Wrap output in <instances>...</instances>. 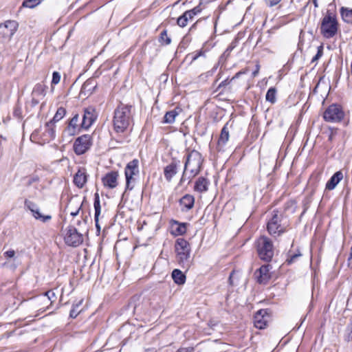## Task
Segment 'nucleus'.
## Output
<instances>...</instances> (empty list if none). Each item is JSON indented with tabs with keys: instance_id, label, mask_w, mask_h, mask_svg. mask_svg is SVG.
<instances>
[{
	"instance_id": "nucleus-1",
	"label": "nucleus",
	"mask_w": 352,
	"mask_h": 352,
	"mask_svg": "<svg viewBox=\"0 0 352 352\" xmlns=\"http://www.w3.org/2000/svg\"><path fill=\"white\" fill-rule=\"evenodd\" d=\"M132 109V105L121 103L115 109L113 125L116 133H124L129 126L133 119Z\"/></svg>"
},
{
	"instance_id": "nucleus-2",
	"label": "nucleus",
	"mask_w": 352,
	"mask_h": 352,
	"mask_svg": "<svg viewBox=\"0 0 352 352\" xmlns=\"http://www.w3.org/2000/svg\"><path fill=\"white\" fill-rule=\"evenodd\" d=\"M289 224L283 212L274 210L267 224V230L272 236H280L285 232Z\"/></svg>"
},
{
	"instance_id": "nucleus-3",
	"label": "nucleus",
	"mask_w": 352,
	"mask_h": 352,
	"mask_svg": "<svg viewBox=\"0 0 352 352\" xmlns=\"http://www.w3.org/2000/svg\"><path fill=\"white\" fill-rule=\"evenodd\" d=\"M203 161L202 155L199 151L196 150L188 151L184 163V169L180 182L184 180V176L188 170L190 173L189 177H194L199 174L201 168Z\"/></svg>"
},
{
	"instance_id": "nucleus-4",
	"label": "nucleus",
	"mask_w": 352,
	"mask_h": 352,
	"mask_svg": "<svg viewBox=\"0 0 352 352\" xmlns=\"http://www.w3.org/2000/svg\"><path fill=\"white\" fill-rule=\"evenodd\" d=\"M175 249L177 261L179 265L188 270L191 265L190 246L189 243L183 238H179L175 241Z\"/></svg>"
},
{
	"instance_id": "nucleus-5",
	"label": "nucleus",
	"mask_w": 352,
	"mask_h": 352,
	"mask_svg": "<svg viewBox=\"0 0 352 352\" xmlns=\"http://www.w3.org/2000/svg\"><path fill=\"white\" fill-rule=\"evenodd\" d=\"M338 23L336 15L327 11L322 19L320 23V34L326 38H333L338 32Z\"/></svg>"
},
{
	"instance_id": "nucleus-6",
	"label": "nucleus",
	"mask_w": 352,
	"mask_h": 352,
	"mask_svg": "<svg viewBox=\"0 0 352 352\" xmlns=\"http://www.w3.org/2000/svg\"><path fill=\"white\" fill-rule=\"evenodd\" d=\"M257 252L261 260L270 261L274 256V246L270 239L265 236L260 237L257 241Z\"/></svg>"
},
{
	"instance_id": "nucleus-7",
	"label": "nucleus",
	"mask_w": 352,
	"mask_h": 352,
	"mask_svg": "<svg viewBox=\"0 0 352 352\" xmlns=\"http://www.w3.org/2000/svg\"><path fill=\"white\" fill-rule=\"evenodd\" d=\"M139 161L134 159L130 161L124 168V175L126 177V190H131L134 185L131 184L135 182L134 177L139 175Z\"/></svg>"
},
{
	"instance_id": "nucleus-8",
	"label": "nucleus",
	"mask_w": 352,
	"mask_h": 352,
	"mask_svg": "<svg viewBox=\"0 0 352 352\" xmlns=\"http://www.w3.org/2000/svg\"><path fill=\"white\" fill-rule=\"evenodd\" d=\"M344 117L342 107L337 104H332L327 107L323 113V118L327 122H340Z\"/></svg>"
},
{
	"instance_id": "nucleus-9",
	"label": "nucleus",
	"mask_w": 352,
	"mask_h": 352,
	"mask_svg": "<svg viewBox=\"0 0 352 352\" xmlns=\"http://www.w3.org/2000/svg\"><path fill=\"white\" fill-rule=\"evenodd\" d=\"M92 145V138L89 134L82 135L76 139L74 143V153L80 155L85 153Z\"/></svg>"
},
{
	"instance_id": "nucleus-10",
	"label": "nucleus",
	"mask_w": 352,
	"mask_h": 352,
	"mask_svg": "<svg viewBox=\"0 0 352 352\" xmlns=\"http://www.w3.org/2000/svg\"><path fill=\"white\" fill-rule=\"evenodd\" d=\"M64 240L67 245L77 247L83 242V235L74 226H70L66 230Z\"/></svg>"
},
{
	"instance_id": "nucleus-11",
	"label": "nucleus",
	"mask_w": 352,
	"mask_h": 352,
	"mask_svg": "<svg viewBox=\"0 0 352 352\" xmlns=\"http://www.w3.org/2000/svg\"><path fill=\"white\" fill-rule=\"evenodd\" d=\"M19 24L16 21L8 20L0 24V37L10 40L18 29Z\"/></svg>"
},
{
	"instance_id": "nucleus-12",
	"label": "nucleus",
	"mask_w": 352,
	"mask_h": 352,
	"mask_svg": "<svg viewBox=\"0 0 352 352\" xmlns=\"http://www.w3.org/2000/svg\"><path fill=\"white\" fill-rule=\"evenodd\" d=\"M201 12V8L200 6H197L192 9L186 10L177 18V24L181 28L186 27L188 21H192Z\"/></svg>"
},
{
	"instance_id": "nucleus-13",
	"label": "nucleus",
	"mask_w": 352,
	"mask_h": 352,
	"mask_svg": "<svg viewBox=\"0 0 352 352\" xmlns=\"http://www.w3.org/2000/svg\"><path fill=\"white\" fill-rule=\"evenodd\" d=\"M270 320L269 309H263L258 310L254 315V323L256 328L263 329L266 328Z\"/></svg>"
},
{
	"instance_id": "nucleus-14",
	"label": "nucleus",
	"mask_w": 352,
	"mask_h": 352,
	"mask_svg": "<svg viewBox=\"0 0 352 352\" xmlns=\"http://www.w3.org/2000/svg\"><path fill=\"white\" fill-rule=\"evenodd\" d=\"M233 129V122L229 120L227 122L221 131L219 138L217 141V149L218 151H223L226 143L229 140L230 131Z\"/></svg>"
},
{
	"instance_id": "nucleus-15",
	"label": "nucleus",
	"mask_w": 352,
	"mask_h": 352,
	"mask_svg": "<svg viewBox=\"0 0 352 352\" xmlns=\"http://www.w3.org/2000/svg\"><path fill=\"white\" fill-rule=\"evenodd\" d=\"M96 118V110L93 107H89L85 109L82 120L80 125V128L88 129L94 124Z\"/></svg>"
},
{
	"instance_id": "nucleus-16",
	"label": "nucleus",
	"mask_w": 352,
	"mask_h": 352,
	"mask_svg": "<svg viewBox=\"0 0 352 352\" xmlns=\"http://www.w3.org/2000/svg\"><path fill=\"white\" fill-rule=\"evenodd\" d=\"M180 162L178 160L173 159L171 162L164 168V175L168 182H171L173 177L177 173V168Z\"/></svg>"
},
{
	"instance_id": "nucleus-17",
	"label": "nucleus",
	"mask_w": 352,
	"mask_h": 352,
	"mask_svg": "<svg viewBox=\"0 0 352 352\" xmlns=\"http://www.w3.org/2000/svg\"><path fill=\"white\" fill-rule=\"evenodd\" d=\"M272 267L269 265H262L256 272H258V276H257V281L260 284H267L270 279L272 277L271 270Z\"/></svg>"
},
{
	"instance_id": "nucleus-18",
	"label": "nucleus",
	"mask_w": 352,
	"mask_h": 352,
	"mask_svg": "<svg viewBox=\"0 0 352 352\" xmlns=\"http://www.w3.org/2000/svg\"><path fill=\"white\" fill-rule=\"evenodd\" d=\"M119 175L117 171L107 173L102 178L103 185L110 189L115 188L118 186V177Z\"/></svg>"
},
{
	"instance_id": "nucleus-19",
	"label": "nucleus",
	"mask_w": 352,
	"mask_h": 352,
	"mask_svg": "<svg viewBox=\"0 0 352 352\" xmlns=\"http://www.w3.org/2000/svg\"><path fill=\"white\" fill-rule=\"evenodd\" d=\"M88 175L86 169L80 168L74 176V184L78 188H82L87 182Z\"/></svg>"
},
{
	"instance_id": "nucleus-20",
	"label": "nucleus",
	"mask_w": 352,
	"mask_h": 352,
	"mask_svg": "<svg viewBox=\"0 0 352 352\" xmlns=\"http://www.w3.org/2000/svg\"><path fill=\"white\" fill-rule=\"evenodd\" d=\"M195 198L192 195L186 194L179 199V204L183 208L182 211H188L193 208Z\"/></svg>"
},
{
	"instance_id": "nucleus-21",
	"label": "nucleus",
	"mask_w": 352,
	"mask_h": 352,
	"mask_svg": "<svg viewBox=\"0 0 352 352\" xmlns=\"http://www.w3.org/2000/svg\"><path fill=\"white\" fill-rule=\"evenodd\" d=\"M187 226V223H179L177 221L173 220L172 227L173 230L171 232L172 234L175 236L184 235L186 232Z\"/></svg>"
},
{
	"instance_id": "nucleus-22",
	"label": "nucleus",
	"mask_w": 352,
	"mask_h": 352,
	"mask_svg": "<svg viewBox=\"0 0 352 352\" xmlns=\"http://www.w3.org/2000/svg\"><path fill=\"white\" fill-rule=\"evenodd\" d=\"M210 185V181L204 177H199L195 182L194 190L199 192H204L208 190V186Z\"/></svg>"
},
{
	"instance_id": "nucleus-23",
	"label": "nucleus",
	"mask_w": 352,
	"mask_h": 352,
	"mask_svg": "<svg viewBox=\"0 0 352 352\" xmlns=\"http://www.w3.org/2000/svg\"><path fill=\"white\" fill-rule=\"evenodd\" d=\"M343 174L341 171L335 173L326 184V189L331 190L336 188L337 184L342 179Z\"/></svg>"
},
{
	"instance_id": "nucleus-24",
	"label": "nucleus",
	"mask_w": 352,
	"mask_h": 352,
	"mask_svg": "<svg viewBox=\"0 0 352 352\" xmlns=\"http://www.w3.org/2000/svg\"><path fill=\"white\" fill-rule=\"evenodd\" d=\"M94 206V210H95V215H94L95 224H96V227L97 228L98 232H100V226L99 225L98 221H99V216L100 214L101 207H100V198H99V195L98 193L95 194Z\"/></svg>"
},
{
	"instance_id": "nucleus-25",
	"label": "nucleus",
	"mask_w": 352,
	"mask_h": 352,
	"mask_svg": "<svg viewBox=\"0 0 352 352\" xmlns=\"http://www.w3.org/2000/svg\"><path fill=\"white\" fill-rule=\"evenodd\" d=\"M182 111L179 107H176L173 110L167 111L164 116L162 122L164 124H173L175 121L176 117Z\"/></svg>"
},
{
	"instance_id": "nucleus-26",
	"label": "nucleus",
	"mask_w": 352,
	"mask_h": 352,
	"mask_svg": "<svg viewBox=\"0 0 352 352\" xmlns=\"http://www.w3.org/2000/svg\"><path fill=\"white\" fill-rule=\"evenodd\" d=\"M249 71L248 68H245L243 70H241L239 72H238L237 73L235 74V75L232 78H227L226 79H225L224 80H223L217 87L216 89V91H220V89L228 85H230L232 80H234V79H236L238 78H239L241 75L243 74H245L246 73H248V72Z\"/></svg>"
},
{
	"instance_id": "nucleus-27",
	"label": "nucleus",
	"mask_w": 352,
	"mask_h": 352,
	"mask_svg": "<svg viewBox=\"0 0 352 352\" xmlns=\"http://www.w3.org/2000/svg\"><path fill=\"white\" fill-rule=\"evenodd\" d=\"M82 203L76 200H70L69 204L66 207V210H68L70 214L73 217L78 215L82 206Z\"/></svg>"
},
{
	"instance_id": "nucleus-28",
	"label": "nucleus",
	"mask_w": 352,
	"mask_h": 352,
	"mask_svg": "<svg viewBox=\"0 0 352 352\" xmlns=\"http://www.w3.org/2000/svg\"><path fill=\"white\" fill-rule=\"evenodd\" d=\"M171 276L174 282L177 285H184L186 282V275L180 270L175 269L172 272Z\"/></svg>"
},
{
	"instance_id": "nucleus-29",
	"label": "nucleus",
	"mask_w": 352,
	"mask_h": 352,
	"mask_svg": "<svg viewBox=\"0 0 352 352\" xmlns=\"http://www.w3.org/2000/svg\"><path fill=\"white\" fill-rule=\"evenodd\" d=\"M66 114V110L64 107H59L53 118L48 122L46 123V127H50L51 125H53L54 123L60 120Z\"/></svg>"
},
{
	"instance_id": "nucleus-30",
	"label": "nucleus",
	"mask_w": 352,
	"mask_h": 352,
	"mask_svg": "<svg viewBox=\"0 0 352 352\" xmlns=\"http://www.w3.org/2000/svg\"><path fill=\"white\" fill-rule=\"evenodd\" d=\"M79 116L78 114H75L73 118L69 120L67 129L71 131V135H74L76 132V129L80 127L78 124Z\"/></svg>"
},
{
	"instance_id": "nucleus-31",
	"label": "nucleus",
	"mask_w": 352,
	"mask_h": 352,
	"mask_svg": "<svg viewBox=\"0 0 352 352\" xmlns=\"http://www.w3.org/2000/svg\"><path fill=\"white\" fill-rule=\"evenodd\" d=\"M32 214L35 219L43 223L47 222L52 219V216L50 214H43L40 211V208H38L36 210H33Z\"/></svg>"
},
{
	"instance_id": "nucleus-32",
	"label": "nucleus",
	"mask_w": 352,
	"mask_h": 352,
	"mask_svg": "<svg viewBox=\"0 0 352 352\" xmlns=\"http://www.w3.org/2000/svg\"><path fill=\"white\" fill-rule=\"evenodd\" d=\"M340 14L342 19L347 23H352V9L342 8Z\"/></svg>"
},
{
	"instance_id": "nucleus-33",
	"label": "nucleus",
	"mask_w": 352,
	"mask_h": 352,
	"mask_svg": "<svg viewBox=\"0 0 352 352\" xmlns=\"http://www.w3.org/2000/svg\"><path fill=\"white\" fill-rule=\"evenodd\" d=\"M46 87L43 84H36L32 91V95L34 96H44L45 94Z\"/></svg>"
},
{
	"instance_id": "nucleus-34",
	"label": "nucleus",
	"mask_w": 352,
	"mask_h": 352,
	"mask_svg": "<svg viewBox=\"0 0 352 352\" xmlns=\"http://www.w3.org/2000/svg\"><path fill=\"white\" fill-rule=\"evenodd\" d=\"M276 89L275 87H270L266 94L265 99L272 104H274L276 101Z\"/></svg>"
},
{
	"instance_id": "nucleus-35",
	"label": "nucleus",
	"mask_w": 352,
	"mask_h": 352,
	"mask_svg": "<svg viewBox=\"0 0 352 352\" xmlns=\"http://www.w3.org/2000/svg\"><path fill=\"white\" fill-rule=\"evenodd\" d=\"M159 42L162 45H168L171 43V38L168 36L167 30H164L160 34Z\"/></svg>"
},
{
	"instance_id": "nucleus-36",
	"label": "nucleus",
	"mask_w": 352,
	"mask_h": 352,
	"mask_svg": "<svg viewBox=\"0 0 352 352\" xmlns=\"http://www.w3.org/2000/svg\"><path fill=\"white\" fill-rule=\"evenodd\" d=\"M24 206L26 209L30 210L31 212V213L32 212L33 210H36L38 208H39V206H38V204H36V203H34V201H32L28 199H25Z\"/></svg>"
},
{
	"instance_id": "nucleus-37",
	"label": "nucleus",
	"mask_w": 352,
	"mask_h": 352,
	"mask_svg": "<svg viewBox=\"0 0 352 352\" xmlns=\"http://www.w3.org/2000/svg\"><path fill=\"white\" fill-rule=\"evenodd\" d=\"M43 0H25L22 3L23 7L34 8L38 6Z\"/></svg>"
},
{
	"instance_id": "nucleus-38",
	"label": "nucleus",
	"mask_w": 352,
	"mask_h": 352,
	"mask_svg": "<svg viewBox=\"0 0 352 352\" xmlns=\"http://www.w3.org/2000/svg\"><path fill=\"white\" fill-rule=\"evenodd\" d=\"M323 54V46L320 45L318 47V50L316 54L313 57L311 60V63H314L317 61L319 58L322 57Z\"/></svg>"
},
{
	"instance_id": "nucleus-39",
	"label": "nucleus",
	"mask_w": 352,
	"mask_h": 352,
	"mask_svg": "<svg viewBox=\"0 0 352 352\" xmlns=\"http://www.w3.org/2000/svg\"><path fill=\"white\" fill-rule=\"evenodd\" d=\"M300 256L301 254L300 253V252H298V253L289 254V258H287V261L289 264H291L294 263Z\"/></svg>"
},
{
	"instance_id": "nucleus-40",
	"label": "nucleus",
	"mask_w": 352,
	"mask_h": 352,
	"mask_svg": "<svg viewBox=\"0 0 352 352\" xmlns=\"http://www.w3.org/2000/svg\"><path fill=\"white\" fill-rule=\"evenodd\" d=\"M190 56H191L192 61H195L199 57L204 56H205V52L204 51H202V50H199V51H197V52H195L190 54Z\"/></svg>"
},
{
	"instance_id": "nucleus-41",
	"label": "nucleus",
	"mask_w": 352,
	"mask_h": 352,
	"mask_svg": "<svg viewBox=\"0 0 352 352\" xmlns=\"http://www.w3.org/2000/svg\"><path fill=\"white\" fill-rule=\"evenodd\" d=\"M60 80V74L58 72H54L52 74V85H57Z\"/></svg>"
},
{
	"instance_id": "nucleus-42",
	"label": "nucleus",
	"mask_w": 352,
	"mask_h": 352,
	"mask_svg": "<svg viewBox=\"0 0 352 352\" xmlns=\"http://www.w3.org/2000/svg\"><path fill=\"white\" fill-rule=\"evenodd\" d=\"M205 19V18H200L198 20H197V21L195 23H194L190 28L189 29V32H193L195 31L197 26L199 25V24Z\"/></svg>"
},
{
	"instance_id": "nucleus-43",
	"label": "nucleus",
	"mask_w": 352,
	"mask_h": 352,
	"mask_svg": "<svg viewBox=\"0 0 352 352\" xmlns=\"http://www.w3.org/2000/svg\"><path fill=\"white\" fill-rule=\"evenodd\" d=\"M13 115L17 118H21V109L19 106H16L14 109Z\"/></svg>"
},
{
	"instance_id": "nucleus-44",
	"label": "nucleus",
	"mask_w": 352,
	"mask_h": 352,
	"mask_svg": "<svg viewBox=\"0 0 352 352\" xmlns=\"http://www.w3.org/2000/svg\"><path fill=\"white\" fill-rule=\"evenodd\" d=\"M3 255L7 258H14L15 256V251L13 250H10L3 253Z\"/></svg>"
},
{
	"instance_id": "nucleus-45",
	"label": "nucleus",
	"mask_w": 352,
	"mask_h": 352,
	"mask_svg": "<svg viewBox=\"0 0 352 352\" xmlns=\"http://www.w3.org/2000/svg\"><path fill=\"white\" fill-rule=\"evenodd\" d=\"M281 0H265V4L269 7L276 6Z\"/></svg>"
},
{
	"instance_id": "nucleus-46",
	"label": "nucleus",
	"mask_w": 352,
	"mask_h": 352,
	"mask_svg": "<svg viewBox=\"0 0 352 352\" xmlns=\"http://www.w3.org/2000/svg\"><path fill=\"white\" fill-rule=\"evenodd\" d=\"M235 275H236V272L235 271H232L229 276V283H230V285H234L235 283H234V277H235Z\"/></svg>"
},
{
	"instance_id": "nucleus-47",
	"label": "nucleus",
	"mask_w": 352,
	"mask_h": 352,
	"mask_svg": "<svg viewBox=\"0 0 352 352\" xmlns=\"http://www.w3.org/2000/svg\"><path fill=\"white\" fill-rule=\"evenodd\" d=\"M38 180H39V178H38V176H32V177H31L28 179V186H30V185H32L33 183L38 182Z\"/></svg>"
},
{
	"instance_id": "nucleus-48",
	"label": "nucleus",
	"mask_w": 352,
	"mask_h": 352,
	"mask_svg": "<svg viewBox=\"0 0 352 352\" xmlns=\"http://www.w3.org/2000/svg\"><path fill=\"white\" fill-rule=\"evenodd\" d=\"M78 314V311L76 309V308L74 307L71 311H70V313H69V316L72 318H75L77 317Z\"/></svg>"
},
{
	"instance_id": "nucleus-49",
	"label": "nucleus",
	"mask_w": 352,
	"mask_h": 352,
	"mask_svg": "<svg viewBox=\"0 0 352 352\" xmlns=\"http://www.w3.org/2000/svg\"><path fill=\"white\" fill-rule=\"evenodd\" d=\"M259 70H260V65H259L258 63H257L256 65V69L252 72V77L253 78L256 77L258 74Z\"/></svg>"
},
{
	"instance_id": "nucleus-50",
	"label": "nucleus",
	"mask_w": 352,
	"mask_h": 352,
	"mask_svg": "<svg viewBox=\"0 0 352 352\" xmlns=\"http://www.w3.org/2000/svg\"><path fill=\"white\" fill-rule=\"evenodd\" d=\"M52 125H51L50 127H47L48 129V133L50 135V136L52 138H54V135H55V131L54 129L52 127Z\"/></svg>"
},
{
	"instance_id": "nucleus-51",
	"label": "nucleus",
	"mask_w": 352,
	"mask_h": 352,
	"mask_svg": "<svg viewBox=\"0 0 352 352\" xmlns=\"http://www.w3.org/2000/svg\"><path fill=\"white\" fill-rule=\"evenodd\" d=\"M45 295L48 297L49 300H51L52 298H55V294L52 291L47 292Z\"/></svg>"
},
{
	"instance_id": "nucleus-52",
	"label": "nucleus",
	"mask_w": 352,
	"mask_h": 352,
	"mask_svg": "<svg viewBox=\"0 0 352 352\" xmlns=\"http://www.w3.org/2000/svg\"><path fill=\"white\" fill-rule=\"evenodd\" d=\"M349 266L352 268V245L351 248L350 256L348 258Z\"/></svg>"
},
{
	"instance_id": "nucleus-53",
	"label": "nucleus",
	"mask_w": 352,
	"mask_h": 352,
	"mask_svg": "<svg viewBox=\"0 0 352 352\" xmlns=\"http://www.w3.org/2000/svg\"><path fill=\"white\" fill-rule=\"evenodd\" d=\"M234 46L230 45L226 50L225 54L228 53V54L234 49Z\"/></svg>"
},
{
	"instance_id": "nucleus-54",
	"label": "nucleus",
	"mask_w": 352,
	"mask_h": 352,
	"mask_svg": "<svg viewBox=\"0 0 352 352\" xmlns=\"http://www.w3.org/2000/svg\"><path fill=\"white\" fill-rule=\"evenodd\" d=\"M32 104L33 106H36L38 104V100L33 97L32 99Z\"/></svg>"
},
{
	"instance_id": "nucleus-55",
	"label": "nucleus",
	"mask_w": 352,
	"mask_h": 352,
	"mask_svg": "<svg viewBox=\"0 0 352 352\" xmlns=\"http://www.w3.org/2000/svg\"><path fill=\"white\" fill-rule=\"evenodd\" d=\"M177 352H188V349H179L177 350Z\"/></svg>"
},
{
	"instance_id": "nucleus-56",
	"label": "nucleus",
	"mask_w": 352,
	"mask_h": 352,
	"mask_svg": "<svg viewBox=\"0 0 352 352\" xmlns=\"http://www.w3.org/2000/svg\"><path fill=\"white\" fill-rule=\"evenodd\" d=\"M313 3H314L315 8L318 7V0H313Z\"/></svg>"
},
{
	"instance_id": "nucleus-57",
	"label": "nucleus",
	"mask_w": 352,
	"mask_h": 352,
	"mask_svg": "<svg viewBox=\"0 0 352 352\" xmlns=\"http://www.w3.org/2000/svg\"><path fill=\"white\" fill-rule=\"evenodd\" d=\"M329 140H331V139H332V135H329Z\"/></svg>"
},
{
	"instance_id": "nucleus-58",
	"label": "nucleus",
	"mask_w": 352,
	"mask_h": 352,
	"mask_svg": "<svg viewBox=\"0 0 352 352\" xmlns=\"http://www.w3.org/2000/svg\"><path fill=\"white\" fill-rule=\"evenodd\" d=\"M219 80V77L216 79V81H218Z\"/></svg>"
},
{
	"instance_id": "nucleus-59",
	"label": "nucleus",
	"mask_w": 352,
	"mask_h": 352,
	"mask_svg": "<svg viewBox=\"0 0 352 352\" xmlns=\"http://www.w3.org/2000/svg\"><path fill=\"white\" fill-rule=\"evenodd\" d=\"M219 80V77L216 79V81H218Z\"/></svg>"
},
{
	"instance_id": "nucleus-60",
	"label": "nucleus",
	"mask_w": 352,
	"mask_h": 352,
	"mask_svg": "<svg viewBox=\"0 0 352 352\" xmlns=\"http://www.w3.org/2000/svg\"><path fill=\"white\" fill-rule=\"evenodd\" d=\"M219 80V77L216 79V81H218Z\"/></svg>"
}]
</instances>
